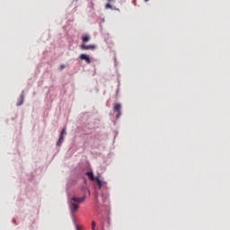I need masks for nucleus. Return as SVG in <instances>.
Segmentation results:
<instances>
[{
  "instance_id": "24",
  "label": "nucleus",
  "mask_w": 230,
  "mask_h": 230,
  "mask_svg": "<svg viewBox=\"0 0 230 230\" xmlns=\"http://www.w3.org/2000/svg\"><path fill=\"white\" fill-rule=\"evenodd\" d=\"M74 1H78V0H74Z\"/></svg>"
},
{
  "instance_id": "20",
  "label": "nucleus",
  "mask_w": 230,
  "mask_h": 230,
  "mask_svg": "<svg viewBox=\"0 0 230 230\" xmlns=\"http://www.w3.org/2000/svg\"><path fill=\"white\" fill-rule=\"evenodd\" d=\"M13 224H15V220L14 219L13 220Z\"/></svg>"
},
{
  "instance_id": "10",
  "label": "nucleus",
  "mask_w": 230,
  "mask_h": 230,
  "mask_svg": "<svg viewBox=\"0 0 230 230\" xmlns=\"http://www.w3.org/2000/svg\"><path fill=\"white\" fill-rule=\"evenodd\" d=\"M24 103V91L22 92L20 97L18 98V102L16 103L17 107H21Z\"/></svg>"
},
{
  "instance_id": "11",
  "label": "nucleus",
  "mask_w": 230,
  "mask_h": 230,
  "mask_svg": "<svg viewBox=\"0 0 230 230\" xmlns=\"http://www.w3.org/2000/svg\"><path fill=\"white\" fill-rule=\"evenodd\" d=\"M82 40H83V42H84V43H86V42H89V40H91V36H89V35H84V36H83L82 37Z\"/></svg>"
},
{
  "instance_id": "6",
  "label": "nucleus",
  "mask_w": 230,
  "mask_h": 230,
  "mask_svg": "<svg viewBox=\"0 0 230 230\" xmlns=\"http://www.w3.org/2000/svg\"><path fill=\"white\" fill-rule=\"evenodd\" d=\"M114 112H118L116 115V119H119V118H121V104L116 103L113 108Z\"/></svg>"
},
{
  "instance_id": "18",
  "label": "nucleus",
  "mask_w": 230,
  "mask_h": 230,
  "mask_svg": "<svg viewBox=\"0 0 230 230\" xmlns=\"http://www.w3.org/2000/svg\"><path fill=\"white\" fill-rule=\"evenodd\" d=\"M102 22H105V19H102Z\"/></svg>"
},
{
  "instance_id": "19",
  "label": "nucleus",
  "mask_w": 230,
  "mask_h": 230,
  "mask_svg": "<svg viewBox=\"0 0 230 230\" xmlns=\"http://www.w3.org/2000/svg\"><path fill=\"white\" fill-rule=\"evenodd\" d=\"M84 182H87V180L84 179Z\"/></svg>"
},
{
  "instance_id": "12",
  "label": "nucleus",
  "mask_w": 230,
  "mask_h": 230,
  "mask_svg": "<svg viewBox=\"0 0 230 230\" xmlns=\"http://www.w3.org/2000/svg\"><path fill=\"white\" fill-rule=\"evenodd\" d=\"M101 197L102 198L103 202H105V199H106L105 192H102Z\"/></svg>"
},
{
  "instance_id": "14",
  "label": "nucleus",
  "mask_w": 230,
  "mask_h": 230,
  "mask_svg": "<svg viewBox=\"0 0 230 230\" xmlns=\"http://www.w3.org/2000/svg\"><path fill=\"white\" fill-rule=\"evenodd\" d=\"M94 227H96V222H92V229L94 230Z\"/></svg>"
},
{
  "instance_id": "16",
  "label": "nucleus",
  "mask_w": 230,
  "mask_h": 230,
  "mask_svg": "<svg viewBox=\"0 0 230 230\" xmlns=\"http://www.w3.org/2000/svg\"><path fill=\"white\" fill-rule=\"evenodd\" d=\"M95 199H96V202L98 204L99 200H98V194L95 195Z\"/></svg>"
},
{
  "instance_id": "8",
  "label": "nucleus",
  "mask_w": 230,
  "mask_h": 230,
  "mask_svg": "<svg viewBox=\"0 0 230 230\" xmlns=\"http://www.w3.org/2000/svg\"><path fill=\"white\" fill-rule=\"evenodd\" d=\"M80 49L84 50H89V49H96V45H85V44H81Z\"/></svg>"
},
{
  "instance_id": "23",
  "label": "nucleus",
  "mask_w": 230,
  "mask_h": 230,
  "mask_svg": "<svg viewBox=\"0 0 230 230\" xmlns=\"http://www.w3.org/2000/svg\"><path fill=\"white\" fill-rule=\"evenodd\" d=\"M108 1H112V0H108Z\"/></svg>"
},
{
  "instance_id": "3",
  "label": "nucleus",
  "mask_w": 230,
  "mask_h": 230,
  "mask_svg": "<svg viewBox=\"0 0 230 230\" xmlns=\"http://www.w3.org/2000/svg\"><path fill=\"white\" fill-rule=\"evenodd\" d=\"M68 207L70 209V215L73 217V213L78 210V204L71 201V199H68Z\"/></svg>"
},
{
  "instance_id": "5",
  "label": "nucleus",
  "mask_w": 230,
  "mask_h": 230,
  "mask_svg": "<svg viewBox=\"0 0 230 230\" xmlns=\"http://www.w3.org/2000/svg\"><path fill=\"white\" fill-rule=\"evenodd\" d=\"M66 128H63L60 132L59 138L56 144V146H62V143H64V136H66Z\"/></svg>"
},
{
  "instance_id": "22",
  "label": "nucleus",
  "mask_w": 230,
  "mask_h": 230,
  "mask_svg": "<svg viewBox=\"0 0 230 230\" xmlns=\"http://www.w3.org/2000/svg\"><path fill=\"white\" fill-rule=\"evenodd\" d=\"M115 64H116V58H115Z\"/></svg>"
},
{
  "instance_id": "9",
  "label": "nucleus",
  "mask_w": 230,
  "mask_h": 230,
  "mask_svg": "<svg viewBox=\"0 0 230 230\" xmlns=\"http://www.w3.org/2000/svg\"><path fill=\"white\" fill-rule=\"evenodd\" d=\"M79 58L80 60H84L86 64H91V58L87 54H81Z\"/></svg>"
},
{
  "instance_id": "1",
  "label": "nucleus",
  "mask_w": 230,
  "mask_h": 230,
  "mask_svg": "<svg viewBox=\"0 0 230 230\" xmlns=\"http://www.w3.org/2000/svg\"><path fill=\"white\" fill-rule=\"evenodd\" d=\"M81 190H82L83 193H84L83 197H81V198H76L75 196L72 197V198L68 197V200H71L75 204V202H77L78 204L84 202V200H85V199L87 197L86 196L87 193H89V189H87L85 186H84V187L81 188Z\"/></svg>"
},
{
  "instance_id": "2",
  "label": "nucleus",
  "mask_w": 230,
  "mask_h": 230,
  "mask_svg": "<svg viewBox=\"0 0 230 230\" xmlns=\"http://www.w3.org/2000/svg\"><path fill=\"white\" fill-rule=\"evenodd\" d=\"M84 175H86V177H88V179H90L92 181H94L96 180V177H94V172H93V170L89 171V167L83 169V171L81 172V176Z\"/></svg>"
},
{
  "instance_id": "13",
  "label": "nucleus",
  "mask_w": 230,
  "mask_h": 230,
  "mask_svg": "<svg viewBox=\"0 0 230 230\" xmlns=\"http://www.w3.org/2000/svg\"><path fill=\"white\" fill-rule=\"evenodd\" d=\"M63 69H66V65H60L59 71H62Z\"/></svg>"
},
{
  "instance_id": "15",
  "label": "nucleus",
  "mask_w": 230,
  "mask_h": 230,
  "mask_svg": "<svg viewBox=\"0 0 230 230\" xmlns=\"http://www.w3.org/2000/svg\"><path fill=\"white\" fill-rule=\"evenodd\" d=\"M105 8L106 9L112 8V5L111 4H106Z\"/></svg>"
},
{
  "instance_id": "21",
  "label": "nucleus",
  "mask_w": 230,
  "mask_h": 230,
  "mask_svg": "<svg viewBox=\"0 0 230 230\" xmlns=\"http://www.w3.org/2000/svg\"><path fill=\"white\" fill-rule=\"evenodd\" d=\"M145 2L146 3V2H148V0H145Z\"/></svg>"
},
{
  "instance_id": "4",
  "label": "nucleus",
  "mask_w": 230,
  "mask_h": 230,
  "mask_svg": "<svg viewBox=\"0 0 230 230\" xmlns=\"http://www.w3.org/2000/svg\"><path fill=\"white\" fill-rule=\"evenodd\" d=\"M76 183V181H73V180H68L66 182V193L69 195V193L73 192V186H75V184Z\"/></svg>"
},
{
  "instance_id": "17",
  "label": "nucleus",
  "mask_w": 230,
  "mask_h": 230,
  "mask_svg": "<svg viewBox=\"0 0 230 230\" xmlns=\"http://www.w3.org/2000/svg\"><path fill=\"white\" fill-rule=\"evenodd\" d=\"M75 230H80V227H78V226L75 225Z\"/></svg>"
},
{
  "instance_id": "7",
  "label": "nucleus",
  "mask_w": 230,
  "mask_h": 230,
  "mask_svg": "<svg viewBox=\"0 0 230 230\" xmlns=\"http://www.w3.org/2000/svg\"><path fill=\"white\" fill-rule=\"evenodd\" d=\"M94 181H95L99 190H102V187L104 186L105 184H107V181H102V180H100L99 176H96Z\"/></svg>"
}]
</instances>
